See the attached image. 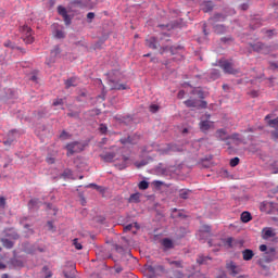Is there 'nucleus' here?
Returning <instances> with one entry per match:
<instances>
[{
  "label": "nucleus",
  "mask_w": 278,
  "mask_h": 278,
  "mask_svg": "<svg viewBox=\"0 0 278 278\" xmlns=\"http://www.w3.org/2000/svg\"><path fill=\"white\" fill-rule=\"evenodd\" d=\"M20 34H22V39L25 41L26 45H31L34 42V36L31 28L27 25L20 27Z\"/></svg>",
  "instance_id": "f257e3e1"
},
{
  "label": "nucleus",
  "mask_w": 278,
  "mask_h": 278,
  "mask_svg": "<svg viewBox=\"0 0 278 278\" xmlns=\"http://www.w3.org/2000/svg\"><path fill=\"white\" fill-rule=\"evenodd\" d=\"M67 156L75 155V153H81L84 151V144L79 143V141H74L66 144Z\"/></svg>",
  "instance_id": "f03ea898"
},
{
  "label": "nucleus",
  "mask_w": 278,
  "mask_h": 278,
  "mask_svg": "<svg viewBox=\"0 0 278 278\" xmlns=\"http://www.w3.org/2000/svg\"><path fill=\"white\" fill-rule=\"evenodd\" d=\"M219 67L227 75H236L238 73V70L233 68V63L229 61H219Z\"/></svg>",
  "instance_id": "7ed1b4c3"
},
{
  "label": "nucleus",
  "mask_w": 278,
  "mask_h": 278,
  "mask_svg": "<svg viewBox=\"0 0 278 278\" xmlns=\"http://www.w3.org/2000/svg\"><path fill=\"white\" fill-rule=\"evenodd\" d=\"M226 269L228 270L231 277H236L242 273V268L238 266L233 261H229L226 263Z\"/></svg>",
  "instance_id": "20e7f679"
},
{
  "label": "nucleus",
  "mask_w": 278,
  "mask_h": 278,
  "mask_svg": "<svg viewBox=\"0 0 278 278\" xmlns=\"http://www.w3.org/2000/svg\"><path fill=\"white\" fill-rule=\"evenodd\" d=\"M109 86L111 90H128L129 89L127 85L119 84L118 80L112 78V76H110L109 78Z\"/></svg>",
  "instance_id": "39448f33"
},
{
  "label": "nucleus",
  "mask_w": 278,
  "mask_h": 278,
  "mask_svg": "<svg viewBox=\"0 0 278 278\" xmlns=\"http://www.w3.org/2000/svg\"><path fill=\"white\" fill-rule=\"evenodd\" d=\"M250 47L256 53H266V51H268V47H266V45L260 41L256 43H250Z\"/></svg>",
  "instance_id": "423d86ee"
},
{
  "label": "nucleus",
  "mask_w": 278,
  "mask_h": 278,
  "mask_svg": "<svg viewBox=\"0 0 278 278\" xmlns=\"http://www.w3.org/2000/svg\"><path fill=\"white\" fill-rule=\"evenodd\" d=\"M277 256V250L275 248H269L265 252L264 260L265 262H275V257Z\"/></svg>",
  "instance_id": "0eeeda50"
},
{
  "label": "nucleus",
  "mask_w": 278,
  "mask_h": 278,
  "mask_svg": "<svg viewBox=\"0 0 278 278\" xmlns=\"http://www.w3.org/2000/svg\"><path fill=\"white\" fill-rule=\"evenodd\" d=\"M199 127H200V131H202L203 134H207V131H210V129L214 127V123L211 121H201L199 123Z\"/></svg>",
  "instance_id": "6e6552de"
},
{
  "label": "nucleus",
  "mask_w": 278,
  "mask_h": 278,
  "mask_svg": "<svg viewBox=\"0 0 278 278\" xmlns=\"http://www.w3.org/2000/svg\"><path fill=\"white\" fill-rule=\"evenodd\" d=\"M58 27H59L58 24L52 25V34H53L54 38H58L59 40H62V38L66 37V34L64 33V30H62Z\"/></svg>",
  "instance_id": "1a4fd4ad"
},
{
  "label": "nucleus",
  "mask_w": 278,
  "mask_h": 278,
  "mask_svg": "<svg viewBox=\"0 0 278 278\" xmlns=\"http://www.w3.org/2000/svg\"><path fill=\"white\" fill-rule=\"evenodd\" d=\"M101 160L103 162H114L116 159V152H104L100 155Z\"/></svg>",
  "instance_id": "9d476101"
},
{
  "label": "nucleus",
  "mask_w": 278,
  "mask_h": 278,
  "mask_svg": "<svg viewBox=\"0 0 278 278\" xmlns=\"http://www.w3.org/2000/svg\"><path fill=\"white\" fill-rule=\"evenodd\" d=\"M243 260L244 262H251L253 257L255 256V253H253V250L245 249L242 251Z\"/></svg>",
  "instance_id": "9b49d317"
},
{
  "label": "nucleus",
  "mask_w": 278,
  "mask_h": 278,
  "mask_svg": "<svg viewBox=\"0 0 278 278\" xmlns=\"http://www.w3.org/2000/svg\"><path fill=\"white\" fill-rule=\"evenodd\" d=\"M146 45L149 49H157V39L155 37H150L146 40Z\"/></svg>",
  "instance_id": "f8f14e48"
},
{
  "label": "nucleus",
  "mask_w": 278,
  "mask_h": 278,
  "mask_svg": "<svg viewBox=\"0 0 278 278\" xmlns=\"http://www.w3.org/2000/svg\"><path fill=\"white\" fill-rule=\"evenodd\" d=\"M268 238H275V231L273 230V228L263 229V239L268 240Z\"/></svg>",
  "instance_id": "ddd939ff"
},
{
  "label": "nucleus",
  "mask_w": 278,
  "mask_h": 278,
  "mask_svg": "<svg viewBox=\"0 0 278 278\" xmlns=\"http://www.w3.org/2000/svg\"><path fill=\"white\" fill-rule=\"evenodd\" d=\"M162 245L164 247L165 251H168V249H175V243H173V240L168 238L162 240Z\"/></svg>",
  "instance_id": "4468645a"
},
{
  "label": "nucleus",
  "mask_w": 278,
  "mask_h": 278,
  "mask_svg": "<svg viewBox=\"0 0 278 278\" xmlns=\"http://www.w3.org/2000/svg\"><path fill=\"white\" fill-rule=\"evenodd\" d=\"M216 138L218 140H229V137H227V130L220 128L216 131Z\"/></svg>",
  "instance_id": "2eb2a0df"
},
{
  "label": "nucleus",
  "mask_w": 278,
  "mask_h": 278,
  "mask_svg": "<svg viewBox=\"0 0 278 278\" xmlns=\"http://www.w3.org/2000/svg\"><path fill=\"white\" fill-rule=\"evenodd\" d=\"M167 262L169 266H173L174 268H184V261H172L170 258H167Z\"/></svg>",
  "instance_id": "dca6fc26"
},
{
  "label": "nucleus",
  "mask_w": 278,
  "mask_h": 278,
  "mask_svg": "<svg viewBox=\"0 0 278 278\" xmlns=\"http://www.w3.org/2000/svg\"><path fill=\"white\" fill-rule=\"evenodd\" d=\"M203 12H212L214 10V3L212 1H206L202 4Z\"/></svg>",
  "instance_id": "f3484780"
},
{
  "label": "nucleus",
  "mask_w": 278,
  "mask_h": 278,
  "mask_svg": "<svg viewBox=\"0 0 278 278\" xmlns=\"http://www.w3.org/2000/svg\"><path fill=\"white\" fill-rule=\"evenodd\" d=\"M251 220H253V216H251V213L250 212H243L241 214V222L242 223H251Z\"/></svg>",
  "instance_id": "a211bd4d"
},
{
  "label": "nucleus",
  "mask_w": 278,
  "mask_h": 278,
  "mask_svg": "<svg viewBox=\"0 0 278 278\" xmlns=\"http://www.w3.org/2000/svg\"><path fill=\"white\" fill-rule=\"evenodd\" d=\"M58 53H60V51H58V50L51 52L52 56L50 59L46 60V64L48 66H51L52 64H55V55H58Z\"/></svg>",
  "instance_id": "6ab92c4d"
},
{
  "label": "nucleus",
  "mask_w": 278,
  "mask_h": 278,
  "mask_svg": "<svg viewBox=\"0 0 278 278\" xmlns=\"http://www.w3.org/2000/svg\"><path fill=\"white\" fill-rule=\"evenodd\" d=\"M220 21H225V15L217 13L213 17L210 18L211 23H218Z\"/></svg>",
  "instance_id": "aec40b11"
},
{
  "label": "nucleus",
  "mask_w": 278,
  "mask_h": 278,
  "mask_svg": "<svg viewBox=\"0 0 278 278\" xmlns=\"http://www.w3.org/2000/svg\"><path fill=\"white\" fill-rule=\"evenodd\" d=\"M211 232H212V227L207 225H203L200 229V238L203 236V233H207V236H210Z\"/></svg>",
  "instance_id": "412c9836"
},
{
  "label": "nucleus",
  "mask_w": 278,
  "mask_h": 278,
  "mask_svg": "<svg viewBox=\"0 0 278 278\" xmlns=\"http://www.w3.org/2000/svg\"><path fill=\"white\" fill-rule=\"evenodd\" d=\"M2 245L4 249H13L14 242L10 241V239H1Z\"/></svg>",
  "instance_id": "4be33fe9"
},
{
  "label": "nucleus",
  "mask_w": 278,
  "mask_h": 278,
  "mask_svg": "<svg viewBox=\"0 0 278 278\" xmlns=\"http://www.w3.org/2000/svg\"><path fill=\"white\" fill-rule=\"evenodd\" d=\"M187 108H198V102L195 99H189L184 102Z\"/></svg>",
  "instance_id": "5701e85b"
},
{
  "label": "nucleus",
  "mask_w": 278,
  "mask_h": 278,
  "mask_svg": "<svg viewBox=\"0 0 278 278\" xmlns=\"http://www.w3.org/2000/svg\"><path fill=\"white\" fill-rule=\"evenodd\" d=\"M41 273H43L45 278L53 277V273L51 271V269H49V266H43Z\"/></svg>",
  "instance_id": "b1692460"
},
{
  "label": "nucleus",
  "mask_w": 278,
  "mask_h": 278,
  "mask_svg": "<svg viewBox=\"0 0 278 278\" xmlns=\"http://www.w3.org/2000/svg\"><path fill=\"white\" fill-rule=\"evenodd\" d=\"M77 86V79L76 78H70L65 81V88H72Z\"/></svg>",
  "instance_id": "393cba45"
},
{
  "label": "nucleus",
  "mask_w": 278,
  "mask_h": 278,
  "mask_svg": "<svg viewBox=\"0 0 278 278\" xmlns=\"http://www.w3.org/2000/svg\"><path fill=\"white\" fill-rule=\"evenodd\" d=\"M215 34H225L227 28L224 25H216L214 26Z\"/></svg>",
  "instance_id": "a878e982"
},
{
  "label": "nucleus",
  "mask_w": 278,
  "mask_h": 278,
  "mask_svg": "<svg viewBox=\"0 0 278 278\" xmlns=\"http://www.w3.org/2000/svg\"><path fill=\"white\" fill-rule=\"evenodd\" d=\"M146 273H147L149 278H155V268H153V266H149L146 269Z\"/></svg>",
  "instance_id": "bb28decb"
},
{
  "label": "nucleus",
  "mask_w": 278,
  "mask_h": 278,
  "mask_svg": "<svg viewBox=\"0 0 278 278\" xmlns=\"http://www.w3.org/2000/svg\"><path fill=\"white\" fill-rule=\"evenodd\" d=\"M169 51H170L172 55H176V53L184 51V47H181V46L170 47Z\"/></svg>",
  "instance_id": "cd10ccee"
},
{
  "label": "nucleus",
  "mask_w": 278,
  "mask_h": 278,
  "mask_svg": "<svg viewBox=\"0 0 278 278\" xmlns=\"http://www.w3.org/2000/svg\"><path fill=\"white\" fill-rule=\"evenodd\" d=\"M131 203H139L140 202V193H132L129 198Z\"/></svg>",
  "instance_id": "c85d7f7f"
},
{
  "label": "nucleus",
  "mask_w": 278,
  "mask_h": 278,
  "mask_svg": "<svg viewBox=\"0 0 278 278\" xmlns=\"http://www.w3.org/2000/svg\"><path fill=\"white\" fill-rule=\"evenodd\" d=\"M218 77H220V71L212 70L211 71V79H218Z\"/></svg>",
  "instance_id": "c756f323"
},
{
  "label": "nucleus",
  "mask_w": 278,
  "mask_h": 278,
  "mask_svg": "<svg viewBox=\"0 0 278 278\" xmlns=\"http://www.w3.org/2000/svg\"><path fill=\"white\" fill-rule=\"evenodd\" d=\"M267 125L273 128L278 127V117L267 121Z\"/></svg>",
  "instance_id": "7c9ffc66"
},
{
  "label": "nucleus",
  "mask_w": 278,
  "mask_h": 278,
  "mask_svg": "<svg viewBox=\"0 0 278 278\" xmlns=\"http://www.w3.org/2000/svg\"><path fill=\"white\" fill-rule=\"evenodd\" d=\"M149 189V182L147 180H142L139 182V190H148Z\"/></svg>",
  "instance_id": "2f4dec72"
},
{
  "label": "nucleus",
  "mask_w": 278,
  "mask_h": 278,
  "mask_svg": "<svg viewBox=\"0 0 278 278\" xmlns=\"http://www.w3.org/2000/svg\"><path fill=\"white\" fill-rule=\"evenodd\" d=\"M179 197L180 199H188V197H190V190H180Z\"/></svg>",
  "instance_id": "473e14b6"
},
{
  "label": "nucleus",
  "mask_w": 278,
  "mask_h": 278,
  "mask_svg": "<svg viewBox=\"0 0 278 278\" xmlns=\"http://www.w3.org/2000/svg\"><path fill=\"white\" fill-rule=\"evenodd\" d=\"M72 5H74V8H85L86 4L81 0H74Z\"/></svg>",
  "instance_id": "72a5a7b5"
},
{
  "label": "nucleus",
  "mask_w": 278,
  "mask_h": 278,
  "mask_svg": "<svg viewBox=\"0 0 278 278\" xmlns=\"http://www.w3.org/2000/svg\"><path fill=\"white\" fill-rule=\"evenodd\" d=\"M58 12H59V14L61 15V16H66V15H68V12L66 11V8H64V7H62V5H60L59 8H58Z\"/></svg>",
  "instance_id": "f704fd0d"
},
{
  "label": "nucleus",
  "mask_w": 278,
  "mask_h": 278,
  "mask_svg": "<svg viewBox=\"0 0 278 278\" xmlns=\"http://www.w3.org/2000/svg\"><path fill=\"white\" fill-rule=\"evenodd\" d=\"M62 177H64V179H71V177H73V172L71 169H65Z\"/></svg>",
  "instance_id": "c9c22d12"
},
{
  "label": "nucleus",
  "mask_w": 278,
  "mask_h": 278,
  "mask_svg": "<svg viewBox=\"0 0 278 278\" xmlns=\"http://www.w3.org/2000/svg\"><path fill=\"white\" fill-rule=\"evenodd\" d=\"M73 244H74V247H75V249H76L77 251H81V250L84 249V247L81 245V243H79V240H78V239H74V240H73Z\"/></svg>",
  "instance_id": "e433bc0d"
},
{
  "label": "nucleus",
  "mask_w": 278,
  "mask_h": 278,
  "mask_svg": "<svg viewBox=\"0 0 278 278\" xmlns=\"http://www.w3.org/2000/svg\"><path fill=\"white\" fill-rule=\"evenodd\" d=\"M207 260H210V257L207 256H199L197 258V262L201 265V264H207Z\"/></svg>",
  "instance_id": "4c0bfd02"
},
{
  "label": "nucleus",
  "mask_w": 278,
  "mask_h": 278,
  "mask_svg": "<svg viewBox=\"0 0 278 278\" xmlns=\"http://www.w3.org/2000/svg\"><path fill=\"white\" fill-rule=\"evenodd\" d=\"M240 164V159L239 157H233L230 160V166L235 168V166H238Z\"/></svg>",
  "instance_id": "58836bf2"
},
{
  "label": "nucleus",
  "mask_w": 278,
  "mask_h": 278,
  "mask_svg": "<svg viewBox=\"0 0 278 278\" xmlns=\"http://www.w3.org/2000/svg\"><path fill=\"white\" fill-rule=\"evenodd\" d=\"M134 226H135L137 229H139L138 223H135V225H134V224L127 225V226L124 228V231H131V229H134Z\"/></svg>",
  "instance_id": "ea45409f"
},
{
  "label": "nucleus",
  "mask_w": 278,
  "mask_h": 278,
  "mask_svg": "<svg viewBox=\"0 0 278 278\" xmlns=\"http://www.w3.org/2000/svg\"><path fill=\"white\" fill-rule=\"evenodd\" d=\"M63 20H64L65 25H71V23H72L71 15H68V14L64 15Z\"/></svg>",
  "instance_id": "a19ab883"
},
{
  "label": "nucleus",
  "mask_w": 278,
  "mask_h": 278,
  "mask_svg": "<svg viewBox=\"0 0 278 278\" xmlns=\"http://www.w3.org/2000/svg\"><path fill=\"white\" fill-rule=\"evenodd\" d=\"M157 110H160L159 105H156V104L150 105V112H152V114H155V112H157Z\"/></svg>",
  "instance_id": "79ce46f5"
},
{
  "label": "nucleus",
  "mask_w": 278,
  "mask_h": 278,
  "mask_svg": "<svg viewBox=\"0 0 278 278\" xmlns=\"http://www.w3.org/2000/svg\"><path fill=\"white\" fill-rule=\"evenodd\" d=\"M53 105L58 106V105H64V100L63 99H56L53 101Z\"/></svg>",
  "instance_id": "37998d69"
},
{
  "label": "nucleus",
  "mask_w": 278,
  "mask_h": 278,
  "mask_svg": "<svg viewBox=\"0 0 278 278\" xmlns=\"http://www.w3.org/2000/svg\"><path fill=\"white\" fill-rule=\"evenodd\" d=\"M60 138H63L64 140H66V138H71V135H68V132H66L65 130H63L60 135Z\"/></svg>",
  "instance_id": "c03bdc74"
},
{
  "label": "nucleus",
  "mask_w": 278,
  "mask_h": 278,
  "mask_svg": "<svg viewBox=\"0 0 278 278\" xmlns=\"http://www.w3.org/2000/svg\"><path fill=\"white\" fill-rule=\"evenodd\" d=\"M153 185L155 186V188H162V186H164V182L160 180H154Z\"/></svg>",
  "instance_id": "a18cd8bd"
},
{
  "label": "nucleus",
  "mask_w": 278,
  "mask_h": 278,
  "mask_svg": "<svg viewBox=\"0 0 278 278\" xmlns=\"http://www.w3.org/2000/svg\"><path fill=\"white\" fill-rule=\"evenodd\" d=\"M48 229L49 231H55V226H53V222H48Z\"/></svg>",
  "instance_id": "49530a36"
},
{
  "label": "nucleus",
  "mask_w": 278,
  "mask_h": 278,
  "mask_svg": "<svg viewBox=\"0 0 278 278\" xmlns=\"http://www.w3.org/2000/svg\"><path fill=\"white\" fill-rule=\"evenodd\" d=\"M100 131L101 134H106L108 132V126H105L104 124L100 125Z\"/></svg>",
  "instance_id": "de8ad7c7"
},
{
  "label": "nucleus",
  "mask_w": 278,
  "mask_h": 278,
  "mask_svg": "<svg viewBox=\"0 0 278 278\" xmlns=\"http://www.w3.org/2000/svg\"><path fill=\"white\" fill-rule=\"evenodd\" d=\"M260 251H262V253H266L268 251V247L266 244H261Z\"/></svg>",
  "instance_id": "09e8293b"
},
{
  "label": "nucleus",
  "mask_w": 278,
  "mask_h": 278,
  "mask_svg": "<svg viewBox=\"0 0 278 278\" xmlns=\"http://www.w3.org/2000/svg\"><path fill=\"white\" fill-rule=\"evenodd\" d=\"M87 18H88L89 23H92V20L94 18V13L89 12V13L87 14Z\"/></svg>",
  "instance_id": "8fccbe9b"
},
{
  "label": "nucleus",
  "mask_w": 278,
  "mask_h": 278,
  "mask_svg": "<svg viewBox=\"0 0 278 278\" xmlns=\"http://www.w3.org/2000/svg\"><path fill=\"white\" fill-rule=\"evenodd\" d=\"M265 34L267 38H273V36H275V30H266Z\"/></svg>",
  "instance_id": "3c124183"
},
{
  "label": "nucleus",
  "mask_w": 278,
  "mask_h": 278,
  "mask_svg": "<svg viewBox=\"0 0 278 278\" xmlns=\"http://www.w3.org/2000/svg\"><path fill=\"white\" fill-rule=\"evenodd\" d=\"M175 277L176 278H185L186 275H184L181 271L177 270V271H175Z\"/></svg>",
  "instance_id": "603ef678"
},
{
  "label": "nucleus",
  "mask_w": 278,
  "mask_h": 278,
  "mask_svg": "<svg viewBox=\"0 0 278 278\" xmlns=\"http://www.w3.org/2000/svg\"><path fill=\"white\" fill-rule=\"evenodd\" d=\"M87 188H94L96 190H101V187L98 186L97 184H90L87 186Z\"/></svg>",
  "instance_id": "864d4df0"
},
{
  "label": "nucleus",
  "mask_w": 278,
  "mask_h": 278,
  "mask_svg": "<svg viewBox=\"0 0 278 278\" xmlns=\"http://www.w3.org/2000/svg\"><path fill=\"white\" fill-rule=\"evenodd\" d=\"M271 138L273 140H278V130L271 131Z\"/></svg>",
  "instance_id": "5fc2aeb1"
},
{
  "label": "nucleus",
  "mask_w": 278,
  "mask_h": 278,
  "mask_svg": "<svg viewBox=\"0 0 278 278\" xmlns=\"http://www.w3.org/2000/svg\"><path fill=\"white\" fill-rule=\"evenodd\" d=\"M269 67H270L271 71H277L278 65H277V63L273 62V63L269 64Z\"/></svg>",
  "instance_id": "6e6d98bb"
},
{
  "label": "nucleus",
  "mask_w": 278,
  "mask_h": 278,
  "mask_svg": "<svg viewBox=\"0 0 278 278\" xmlns=\"http://www.w3.org/2000/svg\"><path fill=\"white\" fill-rule=\"evenodd\" d=\"M12 142H14V139H7V140L3 142V144H4L5 147H10V144H12Z\"/></svg>",
  "instance_id": "4d7b16f0"
},
{
  "label": "nucleus",
  "mask_w": 278,
  "mask_h": 278,
  "mask_svg": "<svg viewBox=\"0 0 278 278\" xmlns=\"http://www.w3.org/2000/svg\"><path fill=\"white\" fill-rule=\"evenodd\" d=\"M0 207H5V198L0 197Z\"/></svg>",
  "instance_id": "13d9d810"
},
{
  "label": "nucleus",
  "mask_w": 278,
  "mask_h": 278,
  "mask_svg": "<svg viewBox=\"0 0 278 278\" xmlns=\"http://www.w3.org/2000/svg\"><path fill=\"white\" fill-rule=\"evenodd\" d=\"M121 142L122 144H127L128 142H131L130 138H124V139H121Z\"/></svg>",
  "instance_id": "bf43d9fd"
},
{
  "label": "nucleus",
  "mask_w": 278,
  "mask_h": 278,
  "mask_svg": "<svg viewBox=\"0 0 278 278\" xmlns=\"http://www.w3.org/2000/svg\"><path fill=\"white\" fill-rule=\"evenodd\" d=\"M185 94H186V91L185 90H180L178 92V99H184Z\"/></svg>",
  "instance_id": "052dcab7"
},
{
  "label": "nucleus",
  "mask_w": 278,
  "mask_h": 278,
  "mask_svg": "<svg viewBox=\"0 0 278 278\" xmlns=\"http://www.w3.org/2000/svg\"><path fill=\"white\" fill-rule=\"evenodd\" d=\"M63 276L65 278H75V276H72L71 274H68V271H63Z\"/></svg>",
  "instance_id": "680f3d73"
},
{
  "label": "nucleus",
  "mask_w": 278,
  "mask_h": 278,
  "mask_svg": "<svg viewBox=\"0 0 278 278\" xmlns=\"http://www.w3.org/2000/svg\"><path fill=\"white\" fill-rule=\"evenodd\" d=\"M36 203H38V199H31L29 201V205H36Z\"/></svg>",
  "instance_id": "e2e57ef3"
},
{
  "label": "nucleus",
  "mask_w": 278,
  "mask_h": 278,
  "mask_svg": "<svg viewBox=\"0 0 278 278\" xmlns=\"http://www.w3.org/2000/svg\"><path fill=\"white\" fill-rule=\"evenodd\" d=\"M200 108L205 109L207 108V102L206 101H202L200 104Z\"/></svg>",
  "instance_id": "0e129e2a"
},
{
  "label": "nucleus",
  "mask_w": 278,
  "mask_h": 278,
  "mask_svg": "<svg viewBox=\"0 0 278 278\" xmlns=\"http://www.w3.org/2000/svg\"><path fill=\"white\" fill-rule=\"evenodd\" d=\"M115 273H123V267H121V266H117V267H115Z\"/></svg>",
  "instance_id": "69168bd1"
},
{
  "label": "nucleus",
  "mask_w": 278,
  "mask_h": 278,
  "mask_svg": "<svg viewBox=\"0 0 278 278\" xmlns=\"http://www.w3.org/2000/svg\"><path fill=\"white\" fill-rule=\"evenodd\" d=\"M241 10L247 11L249 10V4L244 3L241 5Z\"/></svg>",
  "instance_id": "338daca9"
},
{
  "label": "nucleus",
  "mask_w": 278,
  "mask_h": 278,
  "mask_svg": "<svg viewBox=\"0 0 278 278\" xmlns=\"http://www.w3.org/2000/svg\"><path fill=\"white\" fill-rule=\"evenodd\" d=\"M232 242H233V239H232V238H228V239H227V244H228V247H231Z\"/></svg>",
  "instance_id": "774afa93"
}]
</instances>
